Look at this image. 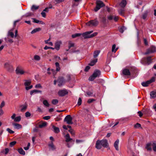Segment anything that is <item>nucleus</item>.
<instances>
[{
    "label": "nucleus",
    "instance_id": "nucleus-20",
    "mask_svg": "<svg viewBox=\"0 0 156 156\" xmlns=\"http://www.w3.org/2000/svg\"><path fill=\"white\" fill-rule=\"evenodd\" d=\"M119 139H117L114 143V147L115 148V149L117 151L119 150Z\"/></svg>",
    "mask_w": 156,
    "mask_h": 156
},
{
    "label": "nucleus",
    "instance_id": "nucleus-25",
    "mask_svg": "<svg viewBox=\"0 0 156 156\" xmlns=\"http://www.w3.org/2000/svg\"><path fill=\"white\" fill-rule=\"evenodd\" d=\"M126 3L127 2L126 0H122L120 4V5L121 7L124 8L125 7Z\"/></svg>",
    "mask_w": 156,
    "mask_h": 156
},
{
    "label": "nucleus",
    "instance_id": "nucleus-52",
    "mask_svg": "<svg viewBox=\"0 0 156 156\" xmlns=\"http://www.w3.org/2000/svg\"><path fill=\"white\" fill-rule=\"evenodd\" d=\"M25 115L26 117H28L30 116L31 114L29 112H27L25 113Z\"/></svg>",
    "mask_w": 156,
    "mask_h": 156
},
{
    "label": "nucleus",
    "instance_id": "nucleus-37",
    "mask_svg": "<svg viewBox=\"0 0 156 156\" xmlns=\"http://www.w3.org/2000/svg\"><path fill=\"white\" fill-rule=\"evenodd\" d=\"M81 33H77L75 34H73L72 35V37L73 38H74L76 37H77L80 36L81 35Z\"/></svg>",
    "mask_w": 156,
    "mask_h": 156
},
{
    "label": "nucleus",
    "instance_id": "nucleus-9",
    "mask_svg": "<svg viewBox=\"0 0 156 156\" xmlns=\"http://www.w3.org/2000/svg\"><path fill=\"white\" fill-rule=\"evenodd\" d=\"M156 51V47L152 45L150 48L147 50L146 51L145 53V55H147L150 53H153Z\"/></svg>",
    "mask_w": 156,
    "mask_h": 156
},
{
    "label": "nucleus",
    "instance_id": "nucleus-1",
    "mask_svg": "<svg viewBox=\"0 0 156 156\" xmlns=\"http://www.w3.org/2000/svg\"><path fill=\"white\" fill-rule=\"evenodd\" d=\"M93 32V31L92 30L86 32L82 34L81 35H82V37L84 39L93 37L94 36H96L97 34V32L94 33L92 34H90Z\"/></svg>",
    "mask_w": 156,
    "mask_h": 156
},
{
    "label": "nucleus",
    "instance_id": "nucleus-38",
    "mask_svg": "<svg viewBox=\"0 0 156 156\" xmlns=\"http://www.w3.org/2000/svg\"><path fill=\"white\" fill-rule=\"evenodd\" d=\"M55 65L56 67V70L57 71H59L60 69V68L59 67V63L58 62H56L55 63Z\"/></svg>",
    "mask_w": 156,
    "mask_h": 156
},
{
    "label": "nucleus",
    "instance_id": "nucleus-36",
    "mask_svg": "<svg viewBox=\"0 0 156 156\" xmlns=\"http://www.w3.org/2000/svg\"><path fill=\"white\" fill-rule=\"evenodd\" d=\"M39 8V6H36L34 5H33L32 6L31 9L32 10L34 11L35 10H37Z\"/></svg>",
    "mask_w": 156,
    "mask_h": 156
},
{
    "label": "nucleus",
    "instance_id": "nucleus-50",
    "mask_svg": "<svg viewBox=\"0 0 156 156\" xmlns=\"http://www.w3.org/2000/svg\"><path fill=\"white\" fill-rule=\"evenodd\" d=\"M16 141H13L11 142L10 143V146L11 147H12L14 145L16 144Z\"/></svg>",
    "mask_w": 156,
    "mask_h": 156
},
{
    "label": "nucleus",
    "instance_id": "nucleus-12",
    "mask_svg": "<svg viewBox=\"0 0 156 156\" xmlns=\"http://www.w3.org/2000/svg\"><path fill=\"white\" fill-rule=\"evenodd\" d=\"M98 76V70H96L93 74L89 78L88 80L90 81H93Z\"/></svg>",
    "mask_w": 156,
    "mask_h": 156
},
{
    "label": "nucleus",
    "instance_id": "nucleus-57",
    "mask_svg": "<svg viewBox=\"0 0 156 156\" xmlns=\"http://www.w3.org/2000/svg\"><path fill=\"white\" fill-rule=\"evenodd\" d=\"M69 131L71 133V134L73 135H74V131L72 129H70L69 130Z\"/></svg>",
    "mask_w": 156,
    "mask_h": 156
},
{
    "label": "nucleus",
    "instance_id": "nucleus-29",
    "mask_svg": "<svg viewBox=\"0 0 156 156\" xmlns=\"http://www.w3.org/2000/svg\"><path fill=\"white\" fill-rule=\"evenodd\" d=\"M97 62V59H95L94 60H92L89 63V65L90 66H93Z\"/></svg>",
    "mask_w": 156,
    "mask_h": 156
},
{
    "label": "nucleus",
    "instance_id": "nucleus-34",
    "mask_svg": "<svg viewBox=\"0 0 156 156\" xmlns=\"http://www.w3.org/2000/svg\"><path fill=\"white\" fill-rule=\"evenodd\" d=\"M47 122H44L39 125V127L40 128H42L43 127L47 125Z\"/></svg>",
    "mask_w": 156,
    "mask_h": 156
},
{
    "label": "nucleus",
    "instance_id": "nucleus-21",
    "mask_svg": "<svg viewBox=\"0 0 156 156\" xmlns=\"http://www.w3.org/2000/svg\"><path fill=\"white\" fill-rule=\"evenodd\" d=\"M151 98H156V90L151 91L150 93Z\"/></svg>",
    "mask_w": 156,
    "mask_h": 156
},
{
    "label": "nucleus",
    "instance_id": "nucleus-16",
    "mask_svg": "<svg viewBox=\"0 0 156 156\" xmlns=\"http://www.w3.org/2000/svg\"><path fill=\"white\" fill-rule=\"evenodd\" d=\"M122 74L124 75L130 76L131 75L130 72L129 70L127 69H124L122 70Z\"/></svg>",
    "mask_w": 156,
    "mask_h": 156
},
{
    "label": "nucleus",
    "instance_id": "nucleus-33",
    "mask_svg": "<svg viewBox=\"0 0 156 156\" xmlns=\"http://www.w3.org/2000/svg\"><path fill=\"white\" fill-rule=\"evenodd\" d=\"M105 83V80L101 79H98V83H100L102 85Z\"/></svg>",
    "mask_w": 156,
    "mask_h": 156
},
{
    "label": "nucleus",
    "instance_id": "nucleus-59",
    "mask_svg": "<svg viewBox=\"0 0 156 156\" xmlns=\"http://www.w3.org/2000/svg\"><path fill=\"white\" fill-rule=\"evenodd\" d=\"M36 88H42V87L40 84H36L35 86Z\"/></svg>",
    "mask_w": 156,
    "mask_h": 156
},
{
    "label": "nucleus",
    "instance_id": "nucleus-23",
    "mask_svg": "<svg viewBox=\"0 0 156 156\" xmlns=\"http://www.w3.org/2000/svg\"><path fill=\"white\" fill-rule=\"evenodd\" d=\"M148 12H149L148 10H146L143 14L142 18L144 20L146 19L147 17Z\"/></svg>",
    "mask_w": 156,
    "mask_h": 156
},
{
    "label": "nucleus",
    "instance_id": "nucleus-49",
    "mask_svg": "<svg viewBox=\"0 0 156 156\" xmlns=\"http://www.w3.org/2000/svg\"><path fill=\"white\" fill-rule=\"evenodd\" d=\"M30 146V143H28V144H27V147H24V149L25 150H28L29 149V148Z\"/></svg>",
    "mask_w": 156,
    "mask_h": 156
},
{
    "label": "nucleus",
    "instance_id": "nucleus-58",
    "mask_svg": "<svg viewBox=\"0 0 156 156\" xmlns=\"http://www.w3.org/2000/svg\"><path fill=\"white\" fill-rule=\"evenodd\" d=\"M50 116H47L44 117L43 119L45 120H48L50 119Z\"/></svg>",
    "mask_w": 156,
    "mask_h": 156
},
{
    "label": "nucleus",
    "instance_id": "nucleus-48",
    "mask_svg": "<svg viewBox=\"0 0 156 156\" xmlns=\"http://www.w3.org/2000/svg\"><path fill=\"white\" fill-rule=\"evenodd\" d=\"M82 103V99L81 98H78V102H77V105H80Z\"/></svg>",
    "mask_w": 156,
    "mask_h": 156
},
{
    "label": "nucleus",
    "instance_id": "nucleus-64",
    "mask_svg": "<svg viewBox=\"0 0 156 156\" xmlns=\"http://www.w3.org/2000/svg\"><path fill=\"white\" fill-rule=\"evenodd\" d=\"M87 93L89 96H93V94L90 92H88Z\"/></svg>",
    "mask_w": 156,
    "mask_h": 156
},
{
    "label": "nucleus",
    "instance_id": "nucleus-43",
    "mask_svg": "<svg viewBox=\"0 0 156 156\" xmlns=\"http://www.w3.org/2000/svg\"><path fill=\"white\" fill-rule=\"evenodd\" d=\"M115 47L116 45L115 44H114L112 45V52H115L116 51H117V48H116L115 49Z\"/></svg>",
    "mask_w": 156,
    "mask_h": 156
},
{
    "label": "nucleus",
    "instance_id": "nucleus-6",
    "mask_svg": "<svg viewBox=\"0 0 156 156\" xmlns=\"http://www.w3.org/2000/svg\"><path fill=\"white\" fill-rule=\"evenodd\" d=\"M24 81L25 82L24 85L26 87L25 89L26 90H28L33 87L32 85H30L31 83V80H25Z\"/></svg>",
    "mask_w": 156,
    "mask_h": 156
},
{
    "label": "nucleus",
    "instance_id": "nucleus-8",
    "mask_svg": "<svg viewBox=\"0 0 156 156\" xmlns=\"http://www.w3.org/2000/svg\"><path fill=\"white\" fill-rule=\"evenodd\" d=\"M155 80V78L152 77L150 80H147L146 82H143L141 83V85L142 86L144 87H147L149 84L151 83H152L154 82Z\"/></svg>",
    "mask_w": 156,
    "mask_h": 156
},
{
    "label": "nucleus",
    "instance_id": "nucleus-31",
    "mask_svg": "<svg viewBox=\"0 0 156 156\" xmlns=\"http://www.w3.org/2000/svg\"><path fill=\"white\" fill-rule=\"evenodd\" d=\"M18 151L19 153L22 155H24L25 154V152L21 148L18 149Z\"/></svg>",
    "mask_w": 156,
    "mask_h": 156
},
{
    "label": "nucleus",
    "instance_id": "nucleus-41",
    "mask_svg": "<svg viewBox=\"0 0 156 156\" xmlns=\"http://www.w3.org/2000/svg\"><path fill=\"white\" fill-rule=\"evenodd\" d=\"M137 44L138 46H139L141 43V41L139 39V34L138 33H137Z\"/></svg>",
    "mask_w": 156,
    "mask_h": 156
},
{
    "label": "nucleus",
    "instance_id": "nucleus-7",
    "mask_svg": "<svg viewBox=\"0 0 156 156\" xmlns=\"http://www.w3.org/2000/svg\"><path fill=\"white\" fill-rule=\"evenodd\" d=\"M4 67L9 72H12L14 70L12 66L9 62H6L5 63Z\"/></svg>",
    "mask_w": 156,
    "mask_h": 156
},
{
    "label": "nucleus",
    "instance_id": "nucleus-53",
    "mask_svg": "<svg viewBox=\"0 0 156 156\" xmlns=\"http://www.w3.org/2000/svg\"><path fill=\"white\" fill-rule=\"evenodd\" d=\"M5 105V102L4 101H3L2 102L1 105H0V108L2 109V108Z\"/></svg>",
    "mask_w": 156,
    "mask_h": 156
},
{
    "label": "nucleus",
    "instance_id": "nucleus-32",
    "mask_svg": "<svg viewBox=\"0 0 156 156\" xmlns=\"http://www.w3.org/2000/svg\"><path fill=\"white\" fill-rule=\"evenodd\" d=\"M74 46V43L72 42L71 41H69V49L66 50L67 51H68L69 50L70 48H71L73 47Z\"/></svg>",
    "mask_w": 156,
    "mask_h": 156
},
{
    "label": "nucleus",
    "instance_id": "nucleus-4",
    "mask_svg": "<svg viewBox=\"0 0 156 156\" xmlns=\"http://www.w3.org/2000/svg\"><path fill=\"white\" fill-rule=\"evenodd\" d=\"M86 25L90 27L96 26L98 24L97 19L92 20L86 23Z\"/></svg>",
    "mask_w": 156,
    "mask_h": 156
},
{
    "label": "nucleus",
    "instance_id": "nucleus-22",
    "mask_svg": "<svg viewBox=\"0 0 156 156\" xmlns=\"http://www.w3.org/2000/svg\"><path fill=\"white\" fill-rule=\"evenodd\" d=\"M12 125L15 128L17 129H21L22 127V126L21 125L16 123H13Z\"/></svg>",
    "mask_w": 156,
    "mask_h": 156
},
{
    "label": "nucleus",
    "instance_id": "nucleus-61",
    "mask_svg": "<svg viewBox=\"0 0 156 156\" xmlns=\"http://www.w3.org/2000/svg\"><path fill=\"white\" fill-rule=\"evenodd\" d=\"M90 67L89 66H87L84 69V71L85 72H87L90 69Z\"/></svg>",
    "mask_w": 156,
    "mask_h": 156
},
{
    "label": "nucleus",
    "instance_id": "nucleus-55",
    "mask_svg": "<svg viewBox=\"0 0 156 156\" xmlns=\"http://www.w3.org/2000/svg\"><path fill=\"white\" fill-rule=\"evenodd\" d=\"M27 106L26 105H23L21 108V111H23L26 109Z\"/></svg>",
    "mask_w": 156,
    "mask_h": 156
},
{
    "label": "nucleus",
    "instance_id": "nucleus-40",
    "mask_svg": "<svg viewBox=\"0 0 156 156\" xmlns=\"http://www.w3.org/2000/svg\"><path fill=\"white\" fill-rule=\"evenodd\" d=\"M21 119V117L20 116H18L15 118L14 119V121L16 122H19L20 121Z\"/></svg>",
    "mask_w": 156,
    "mask_h": 156
},
{
    "label": "nucleus",
    "instance_id": "nucleus-11",
    "mask_svg": "<svg viewBox=\"0 0 156 156\" xmlns=\"http://www.w3.org/2000/svg\"><path fill=\"white\" fill-rule=\"evenodd\" d=\"M68 92L67 90L65 89L60 90L58 93V95L61 97L64 96L68 94Z\"/></svg>",
    "mask_w": 156,
    "mask_h": 156
},
{
    "label": "nucleus",
    "instance_id": "nucleus-3",
    "mask_svg": "<svg viewBox=\"0 0 156 156\" xmlns=\"http://www.w3.org/2000/svg\"><path fill=\"white\" fill-rule=\"evenodd\" d=\"M100 145L105 148L108 147L109 145L108 141L106 140H98V149L101 148Z\"/></svg>",
    "mask_w": 156,
    "mask_h": 156
},
{
    "label": "nucleus",
    "instance_id": "nucleus-18",
    "mask_svg": "<svg viewBox=\"0 0 156 156\" xmlns=\"http://www.w3.org/2000/svg\"><path fill=\"white\" fill-rule=\"evenodd\" d=\"M62 44L61 41H57L55 44V48L57 50H58L60 48V45Z\"/></svg>",
    "mask_w": 156,
    "mask_h": 156
},
{
    "label": "nucleus",
    "instance_id": "nucleus-26",
    "mask_svg": "<svg viewBox=\"0 0 156 156\" xmlns=\"http://www.w3.org/2000/svg\"><path fill=\"white\" fill-rule=\"evenodd\" d=\"M52 128L53 129L55 133H58L60 132L59 129L58 127H56L53 125L52 126Z\"/></svg>",
    "mask_w": 156,
    "mask_h": 156
},
{
    "label": "nucleus",
    "instance_id": "nucleus-35",
    "mask_svg": "<svg viewBox=\"0 0 156 156\" xmlns=\"http://www.w3.org/2000/svg\"><path fill=\"white\" fill-rule=\"evenodd\" d=\"M40 57L37 55H35L34 56V59L37 61H39L40 60Z\"/></svg>",
    "mask_w": 156,
    "mask_h": 156
},
{
    "label": "nucleus",
    "instance_id": "nucleus-13",
    "mask_svg": "<svg viewBox=\"0 0 156 156\" xmlns=\"http://www.w3.org/2000/svg\"><path fill=\"white\" fill-rule=\"evenodd\" d=\"M57 81L58 83V85L59 87L62 86L65 83V80L62 77H59Z\"/></svg>",
    "mask_w": 156,
    "mask_h": 156
},
{
    "label": "nucleus",
    "instance_id": "nucleus-14",
    "mask_svg": "<svg viewBox=\"0 0 156 156\" xmlns=\"http://www.w3.org/2000/svg\"><path fill=\"white\" fill-rule=\"evenodd\" d=\"M16 73L17 74L22 75L25 73V72L19 67H17L16 70Z\"/></svg>",
    "mask_w": 156,
    "mask_h": 156
},
{
    "label": "nucleus",
    "instance_id": "nucleus-27",
    "mask_svg": "<svg viewBox=\"0 0 156 156\" xmlns=\"http://www.w3.org/2000/svg\"><path fill=\"white\" fill-rule=\"evenodd\" d=\"M66 137V141L68 142L70 141L71 140H72V138H71L70 137L69 135V134H67L65 136Z\"/></svg>",
    "mask_w": 156,
    "mask_h": 156
},
{
    "label": "nucleus",
    "instance_id": "nucleus-60",
    "mask_svg": "<svg viewBox=\"0 0 156 156\" xmlns=\"http://www.w3.org/2000/svg\"><path fill=\"white\" fill-rule=\"evenodd\" d=\"M98 56V51H96L94 53V58H96Z\"/></svg>",
    "mask_w": 156,
    "mask_h": 156
},
{
    "label": "nucleus",
    "instance_id": "nucleus-10",
    "mask_svg": "<svg viewBox=\"0 0 156 156\" xmlns=\"http://www.w3.org/2000/svg\"><path fill=\"white\" fill-rule=\"evenodd\" d=\"M72 118L70 115H68L65 117L64 121L66 122L68 124H72L73 123L72 122Z\"/></svg>",
    "mask_w": 156,
    "mask_h": 156
},
{
    "label": "nucleus",
    "instance_id": "nucleus-17",
    "mask_svg": "<svg viewBox=\"0 0 156 156\" xmlns=\"http://www.w3.org/2000/svg\"><path fill=\"white\" fill-rule=\"evenodd\" d=\"M48 145L50 149L52 151L55 150L56 149V147L53 144L52 141L50 142Z\"/></svg>",
    "mask_w": 156,
    "mask_h": 156
},
{
    "label": "nucleus",
    "instance_id": "nucleus-45",
    "mask_svg": "<svg viewBox=\"0 0 156 156\" xmlns=\"http://www.w3.org/2000/svg\"><path fill=\"white\" fill-rule=\"evenodd\" d=\"M134 127L135 128H138L141 127V125L140 124L137 123L134 125Z\"/></svg>",
    "mask_w": 156,
    "mask_h": 156
},
{
    "label": "nucleus",
    "instance_id": "nucleus-42",
    "mask_svg": "<svg viewBox=\"0 0 156 156\" xmlns=\"http://www.w3.org/2000/svg\"><path fill=\"white\" fill-rule=\"evenodd\" d=\"M43 104L44 105L47 107H48L49 106V104L46 100H44L43 101Z\"/></svg>",
    "mask_w": 156,
    "mask_h": 156
},
{
    "label": "nucleus",
    "instance_id": "nucleus-56",
    "mask_svg": "<svg viewBox=\"0 0 156 156\" xmlns=\"http://www.w3.org/2000/svg\"><path fill=\"white\" fill-rule=\"evenodd\" d=\"M144 44L146 46H147V45H148V41H147V40L146 39H145V38L144 39Z\"/></svg>",
    "mask_w": 156,
    "mask_h": 156
},
{
    "label": "nucleus",
    "instance_id": "nucleus-63",
    "mask_svg": "<svg viewBox=\"0 0 156 156\" xmlns=\"http://www.w3.org/2000/svg\"><path fill=\"white\" fill-rule=\"evenodd\" d=\"M9 151V149L8 148H6L5 149V154H8Z\"/></svg>",
    "mask_w": 156,
    "mask_h": 156
},
{
    "label": "nucleus",
    "instance_id": "nucleus-24",
    "mask_svg": "<svg viewBox=\"0 0 156 156\" xmlns=\"http://www.w3.org/2000/svg\"><path fill=\"white\" fill-rule=\"evenodd\" d=\"M33 21V22L34 23H39V24H44V23L42 21H40L38 20H37L35 18H32V19Z\"/></svg>",
    "mask_w": 156,
    "mask_h": 156
},
{
    "label": "nucleus",
    "instance_id": "nucleus-51",
    "mask_svg": "<svg viewBox=\"0 0 156 156\" xmlns=\"http://www.w3.org/2000/svg\"><path fill=\"white\" fill-rule=\"evenodd\" d=\"M6 130L9 133L12 134L14 133V131L10 129L9 128H8L6 129Z\"/></svg>",
    "mask_w": 156,
    "mask_h": 156
},
{
    "label": "nucleus",
    "instance_id": "nucleus-30",
    "mask_svg": "<svg viewBox=\"0 0 156 156\" xmlns=\"http://www.w3.org/2000/svg\"><path fill=\"white\" fill-rule=\"evenodd\" d=\"M42 91L41 90H31L30 92V94L31 95H32L34 94V93H41Z\"/></svg>",
    "mask_w": 156,
    "mask_h": 156
},
{
    "label": "nucleus",
    "instance_id": "nucleus-62",
    "mask_svg": "<svg viewBox=\"0 0 156 156\" xmlns=\"http://www.w3.org/2000/svg\"><path fill=\"white\" fill-rule=\"evenodd\" d=\"M32 13L31 12H28L26 13L25 15V16L26 17L30 16L32 15Z\"/></svg>",
    "mask_w": 156,
    "mask_h": 156
},
{
    "label": "nucleus",
    "instance_id": "nucleus-5",
    "mask_svg": "<svg viewBox=\"0 0 156 156\" xmlns=\"http://www.w3.org/2000/svg\"><path fill=\"white\" fill-rule=\"evenodd\" d=\"M151 146L152 147L153 151L155 152H156V144L154 143L152 144L151 143L147 144L145 147L146 148L148 151H151L152 148L151 147Z\"/></svg>",
    "mask_w": 156,
    "mask_h": 156
},
{
    "label": "nucleus",
    "instance_id": "nucleus-46",
    "mask_svg": "<svg viewBox=\"0 0 156 156\" xmlns=\"http://www.w3.org/2000/svg\"><path fill=\"white\" fill-rule=\"evenodd\" d=\"M8 36H10L12 37H13L14 36V33L11 31H9L8 33Z\"/></svg>",
    "mask_w": 156,
    "mask_h": 156
},
{
    "label": "nucleus",
    "instance_id": "nucleus-39",
    "mask_svg": "<svg viewBox=\"0 0 156 156\" xmlns=\"http://www.w3.org/2000/svg\"><path fill=\"white\" fill-rule=\"evenodd\" d=\"M126 29L125 27L124 26H122L119 29V31L120 33H122Z\"/></svg>",
    "mask_w": 156,
    "mask_h": 156
},
{
    "label": "nucleus",
    "instance_id": "nucleus-28",
    "mask_svg": "<svg viewBox=\"0 0 156 156\" xmlns=\"http://www.w3.org/2000/svg\"><path fill=\"white\" fill-rule=\"evenodd\" d=\"M41 30V29L40 28H36L34 29L33 30H32L31 32V34H34L37 32Z\"/></svg>",
    "mask_w": 156,
    "mask_h": 156
},
{
    "label": "nucleus",
    "instance_id": "nucleus-47",
    "mask_svg": "<svg viewBox=\"0 0 156 156\" xmlns=\"http://www.w3.org/2000/svg\"><path fill=\"white\" fill-rule=\"evenodd\" d=\"M5 40L6 42H9L11 43H12L13 42V41L12 39H7V38H5Z\"/></svg>",
    "mask_w": 156,
    "mask_h": 156
},
{
    "label": "nucleus",
    "instance_id": "nucleus-15",
    "mask_svg": "<svg viewBox=\"0 0 156 156\" xmlns=\"http://www.w3.org/2000/svg\"><path fill=\"white\" fill-rule=\"evenodd\" d=\"M151 112L150 110L147 108L144 109L143 110V113L147 116L150 115L151 113Z\"/></svg>",
    "mask_w": 156,
    "mask_h": 156
},
{
    "label": "nucleus",
    "instance_id": "nucleus-44",
    "mask_svg": "<svg viewBox=\"0 0 156 156\" xmlns=\"http://www.w3.org/2000/svg\"><path fill=\"white\" fill-rule=\"evenodd\" d=\"M58 103V101L57 99H53L52 101V103L53 105H56Z\"/></svg>",
    "mask_w": 156,
    "mask_h": 156
},
{
    "label": "nucleus",
    "instance_id": "nucleus-54",
    "mask_svg": "<svg viewBox=\"0 0 156 156\" xmlns=\"http://www.w3.org/2000/svg\"><path fill=\"white\" fill-rule=\"evenodd\" d=\"M95 101H96V100L94 99H89L87 101V103H90Z\"/></svg>",
    "mask_w": 156,
    "mask_h": 156
},
{
    "label": "nucleus",
    "instance_id": "nucleus-2",
    "mask_svg": "<svg viewBox=\"0 0 156 156\" xmlns=\"http://www.w3.org/2000/svg\"><path fill=\"white\" fill-rule=\"evenodd\" d=\"M151 58V56H148L143 58L141 60V63L144 65H150L152 62L153 60Z\"/></svg>",
    "mask_w": 156,
    "mask_h": 156
},
{
    "label": "nucleus",
    "instance_id": "nucleus-19",
    "mask_svg": "<svg viewBox=\"0 0 156 156\" xmlns=\"http://www.w3.org/2000/svg\"><path fill=\"white\" fill-rule=\"evenodd\" d=\"M105 4L101 1L98 0V10L101 9V8L105 6Z\"/></svg>",
    "mask_w": 156,
    "mask_h": 156
}]
</instances>
